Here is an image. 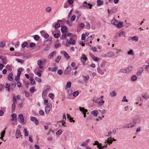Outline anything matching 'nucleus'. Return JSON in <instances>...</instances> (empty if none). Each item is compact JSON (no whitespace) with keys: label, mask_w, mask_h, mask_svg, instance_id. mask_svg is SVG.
Instances as JSON below:
<instances>
[{"label":"nucleus","mask_w":149,"mask_h":149,"mask_svg":"<svg viewBox=\"0 0 149 149\" xmlns=\"http://www.w3.org/2000/svg\"><path fill=\"white\" fill-rule=\"evenodd\" d=\"M132 69V67H129L127 68H126V71L127 72H128L131 71Z\"/></svg>","instance_id":"nucleus-44"},{"label":"nucleus","mask_w":149,"mask_h":149,"mask_svg":"<svg viewBox=\"0 0 149 149\" xmlns=\"http://www.w3.org/2000/svg\"><path fill=\"white\" fill-rule=\"evenodd\" d=\"M79 94V92L78 91H76L73 93V95L74 97H76Z\"/></svg>","instance_id":"nucleus-45"},{"label":"nucleus","mask_w":149,"mask_h":149,"mask_svg":"<svg viewBox=\"0 0 149 149\" xmlns=\"http://www.w3.org/2000/svg\"><path fill=\"white\" fill-rule=\"evenodd\" d=\"M67 93L69 95H71L72 93V90L70 88L67 91Z\"/></svg>","instance_id":"nucleus-27"},{"label":"nucleus","mask_w":149,"mask_h":149,"mask_svg":"<svg viewBox=\"0 0 149 149\" xmlns=\"http://www.w3.org/2000/svg\"><path fill=\"white\" fill-rule=\"evenodd\" d=\"M139 117L138 116L135 117L134 118L133 122L132 123V124L135 126L136 124L137 123L138 121L139 120Z\"/></svg>","instance_id":"nucleus-5"},{"label":"nucleus","mask_w":149,"mask_h":149,"mask_svg":"<svg viewBox=\"0 0 149 149\" xmlns=\"http://www.w3.org/2000/svg\"><path fill=\"white\" fill-rule=\"evenodd\" d=\"M95 143L94 144V145H97V147L99 149H103V148L102 147V146L101 145H99V143L98 142L96 141L95 142Z\"/></svg>","instance_id":"nucleus-9"},{"label":"nucleus","mask_w":149,"mask_h":149,"mask_svg":"<svg viewBox=\"0 0 149 149\" xmlns=\"http://www.w3.org/2000/svg\"><path fill=\"white\" fill-rule=\"evenodd\" d=\"M126 96H124L123 97V99L122 100V102H128V101L127 99H126Z\"/></svg>","instance_id":"nucleus-57"},{"label":"nucleus","mask_w":149,"mask_h":149,"mask_svg":"<svg viewBox=\"0 0 149 149\" xmlns=\"http://www.w3.org/2000/svg\"><path fill=\"white\" fill-rule=\"evenodd\" d=\"M52 8L51 7H48L46 8L45 11L47 13H50L51 12Z\"/></svg>","instance_id":"nucleus-28"},{"label":"nucleus","mask_w":149,"mask_h":149,"mask_svg":"<svg viewBox=\"0 0 149 149\" xmlns=\"http://www.w3.org/2000/svg\"><path fill=\"white\" fill-rule=\"evenodd\" d=\"M68 3L70 5H71L73 3L74 1L73 0H68Z\"/></svg>","instance_id":"nucleus-51"},{"label":"nucleus","mask_w":149,"mask_h":149,"mask_svg":"<svg viewBox=\"0 0 149 149\" xmlns=\"http://www.w3.org/2000/svg\"><path fill=\"white\" fill-rule=\"evenodd\" d=\"M137 79V77L135 75H133L131 78V80L134 81H135Z\"/></svg>","instance_id":"nucleus-24"},{"label":"nucleus","mask_w":149,"mask_h":149,"mask_svg":"<svg viewBox=\"0 0 149 149\" xmlns=\"http://www.w3.org/2000/svg\"><path fill=\"white\" fill-rule=\"evenodd\" d=\"M76 13L78 15V16L77 17V19L78 20L79 18L81 16V13L79 11L76 12Z\"/></svg>","instance_id":"nucleus-50"},{"label":"nucleus","mask_w":149,"mask_h":149,"mask_svg":"<svg viewBox=\"0 0 149 149\" xmlns=\"http://www.w3.org/2000/svg\"><path fill=\"white\" fill-rule=\"evenodd\" d=\"M79 109L80 111H81L83 113L87 112V110L86 109H85L84 107H79Z\"/></svg>","instance_id":"nucleus-20"},{"label":"nucleus","mask_w":149,"mask_h":149,"mask_svg":"<svg viewBox=\"0 0 149 149\" xmlns=\"http://www.w3.org/2000/svg\"><path fill=\"white\" fill-rule=\"evenodd\" d=\"M30 80L31 81V84H33L35 83V81L33 79L32 77H30Z\"/></svg>","instance_id":"nucleus-25"},{"label":"nucleus","mask_w":149,"mask_h":149,"mask_svg":"<svg viewBox=\"0 0 149 149\" xmlns=\"http://www.w3.org/2000/svg\"><path fill=\"white\" fill-rule=\"evenodd\" d=\"M6 68L8 69V70L9 71H10L12 70V69L9 65H7L6 66Z\"/></svg>","instance_id":"nucleus-64"},{"label":"nucleus","mask_w":149,"mask_h":149,"mask_svg":"<svg viewBox=\"0 0 149 149\" xmlns=\"http://www.w3.org/2000/svg\"><path fill=\"white\" fill-rule=\"evenodd\" d=\"M52 42V38L51 37L49 38L45 42V43L48 42L49 44H51Z\"/></svg>","instance_id":"nucleus-33"},{"label":"nucleus","mask_w":149,"mask_h":149,"mask_svg":"<svg viewBox=\"0 0 149 149\" xmlns=\"http://www.w3.org/2000/svg\"><path fill=\"white\" fill-rule=\"evenodd\" d=\"M86 38V35L84 34H83L81 35V39L82 40H84Z\"/></svg>","instance_id":"nucleus-59"},{"label":"nucleus","mask_w":149,"mask_h":149,"mask_svg":"<svg viewBox=\"0 0 149 149\" xmlns=\"http://www.w3.org/2000/svg\"><path fill=\"white\" fill-rule=\"evenodd\" d=\"M36 45V44L33 42H31L30 44V46L31 48H33Z\"/></svg>","instance_id":"nucleus-47"},{"label":"nucleus","mask_w":149,"mask_h":149,"mask_svg":"<svg viewBox=\"0 0 149 149\" xmlns=\"http://www.w3.org/2000/svg\"><path fill=\"white\" fill-rule=\"evenodd\" d=\"M19 118L20 120V122L23 123V124H25L24 122V118L22 114H20L19 116Z\"/></svg>","instance_id":"nucleus-6"},{"label":"nucleus","mask_w":149,"mask_h":149,"mask_svg":"<svg viewBox=\"0 0 149 149\" xmlns=\"http://www.w3.org/2000/svg\"><path fill=\"white\" fill-rule=\"evenodd\" d=\"M15 136L16 138L17 139L21 136L20 133L19 132V131H16Z\"/></svg>","instance_id":"nucleus-26"},{"label":"nucleus","mask_w":149,"mask_h":149,"mask_svg":"<svg viewBox=\"0 0 149 149\" xmlns=\"http://www.w3.org/2000/svg\"><path fill=\"white\" fill-rule=\"evenodd\" d=\"M130 39L132 41H133L134 40L136 41L138 40V38L136 36H134L133 37L131 38Z\"/></svg>","instance_id":"nucleus-32"},{"label":"nucleus","mask_w":149,"mask_h":149,"mask_svg":"<svg viewBox=\"0 0 149 149\" xmlns=\"http://www.w3.org/2000/svg\"><path fill=\"white\" fill-rule=\"evenodd\" d=\"M59 34L58 33H55L54 35V38H58L59 36Z\"/></svg>","instance_id":"nucleus-53"},{"label":"nucleus","mask_w":149,"mask_h":149,"mask_svg":"<svg viewBox=\"0 0 149 149\" xmlns=\"http://www.w3.org/2000/svg\"><path fill=\"white\" fill-rule=\"evenodd\" d=\"M64 56L67 59H68L70 58V57L68 54L66 52H65L64 54Z\"/></svg>","instance_id":"nucleus-30"},{"label":"nucleus","mask_w":149,"mask_h":149,"mask_svg":"<svg viewBox=\"0 0 149 149\" xmlns=\"http://www.w3.org/2000/svg\"><path fill=\"white\" fill-rule=\"evenodd\" d=\"M97 6H100L103 4V1L101 0H97Z\"/></svg>","instance_id":"nucleus-15"},{"label":"nucleus","mask_w":149,"mask_h":149,"mask_svg":"<svg viewBox=\"0 0 149 149\" xmlns=\"http://www.w3.org/2000/svg\"><path fill=\"white\" fill-rule=\"evenodd\" d=\"M67 35L65 34H63L60 38V39L61 40L64 39L66 37Z\"/></svg>","instance_id":"nucleus-43"},{"label":"nucleus","mask_w":149,"mask_h":149,"mask_svg":"<svg viewBox=\"0 0 149 149\" xmlns=\"http://www.w3.org/2000/svg\"><path fill=\"white\" fill-rule=\"evenodd\" d=\"M71 68L70 66L69 65L65 70L64 73L65 74H67L71 70Z\"/></svg>","instance_id":"nucleus-4"},{"label":"nucleus","mask_w":149,"mask_h":149,"mask_svg":"<svg viewBox=\"0 0 149 149\" xmlns=\"http://www.w3.org/2000/svg\"><path fill=\"white\" fill-rule=\"evenodd\" d=\"M34 38L35 40L37 41L40 39V37L38 35H35L34 36Z\"/></svg>","instance_id":"nucleus-36"},{"label":"nucleus","mask_w":149,"mask_h":149,"mask_svg":"<svg viewBox=\"0 0 149 149\" xmlns=\"http://www.w3.org/2000/svg\"><path fill=\"white\" fill-rule=\"evenodd\" d=\"M28 44V43L26 41L23 43L22 45V48H24Z\"/></svg>","instance_id":"nucleus-21"},{"label":"nucleus","mask_w":149,"mask_h":149,"mask_svg":"<svg viewBox=\"0 0 149 149\" xmlns=\"http://www.w3.org/2000/svg\"><path fill=\"white\" fill-rule=\"evenodd\" d=\"M91 57L92 59L95 61H98V58L97 57H95V56L93 54H90Z\"/></svg>","instance_id":"nucleus-14"},{"label":"nucleus","mask_w":149,"mask_h":149,"mask_svg":"<svg viewBox=\"0 0 149 149\" xmlns=\"http://www.w3.org/2000/svg\"><path fill=\"white\" fill-rule=\"evenodd\" d=\"M31 120L33 121L36 125H37L38 123V121L37 118L34 117H32L31 118Z\"/></svg>","instance_id":"nucleus-7"},{"label":"nucleus","mask_w":149,"mask_h":149,"mask_svg":"<svg viewBox=\"0 0 149 149\" xmlns=\"http://www.w3.org/2000/svg\"><path fill=\"white\" fill-rule=\"evenodd\" d=\"M61 58V56H58L55 60V62L57 63H58Z\"/></svg>","instance_id":"nucleus-23"},{"label":"nucleus","mask_w":149,"mask_h":149,"mask_svg":"<svg viewBox=\"0 0 149 149\" xmlns=\"http://www.w3.org/2000/svg\"><path fill=\"white\" fill-rule=\"evenodd\" d=\"M98 111L94 110L91 111V114H93L96 117L98 114Z\"/></svg>","instance_id":"nucleus-13"},{"label":"nucleus","mask_w":149,"mask_h":149,"mask_svg":"<svg viewBox=\"0 0 149 149\" xmlns=\"http://www.w3.org/2000/svg\"><path fill=\"white\" fill-rule=\"evenodd\" d=\"M69 6V4L67 2H66L65 3L64 5V7L65 8H66L68 7Z\"/></svg>","instance_id":"nucleus-41"},{"label":"nucleus","mask_w":149,"mask_h":149,"mask_svg":"<svg viewBox=\"0 0 149 149\" xmlns=\"http://www.w3.org/2000/svg\"><path fill=\"white\" fill-rule=\"evenodd\" d=\"M60 26V25L59 23H56L54 26L55 29H58L59 28Z\"/></svg>","instance_id":"nucleus-29"},{"label":"nucleus","mask_w":149,"mask_h":149,"mask_svg":"<svg viewBox=\"0 0 149 149\" xmlns=\"http://www.w3.org/2000/svg\"><path fill=\"white\" fill-rule=\"evenodd\" d=\"M14 54H14L13 55L16 56H19L20 55H22L23 54L21 53H18V52H16V53H14Z\"/></svg>","instance_id":"nucleus-40"},{"label":"nucleus","mask_w":149,"mask_h":149,"mask_svg":"<svg viewBox=\"0 0 149 149\" xmlns=\"http://www.w3.org/2000/svg\"><path fill=\"white\" fill-rule=\"evenodd\" d=\"M83 6L86 8L91 9L92 5L89 3H88L86 2H84L83 4Z\"/></svg>","instance_id":"nucleus-2"},{"label":"nucleus","mask_w":149,"mask_h":149,"mask_svg":"<svg viewBox=\"0 0 149 149\" xmlns=\"http://www.w3.org/2000/svg\"><path fill=\"white\" fill-rule=\"evenodd\" d=\"M11 116H12V118H16L15 119V120L17 119V118H16V116H17L16 114L15 113H13L11 115Z\"/></svg>","instance_id":"nucleus-58"},{"label":"nucleus","mask_w":149,"mask_h":149,"mask_svg":"<svg viewBox=\"0 0 149 149\" xmlns=\"http://www.w3.org/2000/svg\"><path fill=\"white\" fill-rule=\"evenodd\" d=\"M15 104H14V103H13L12 105V113H13L15 110Z\"/></svg>","instance_id":"nucleus-22"},{"label":"nucleus","mask_w":149,"mask_h":149,"mask_svg":"<svg viewBox=\"0 0 149 149\" xmlns=\"http://www.w3.org/2000/svg\"><path fill=\"white\" fill-rule=\"evenodd\" d=\"M67 31L68 28L66 26H63L61 27V31L62 33L66 32Z\"/></svg>","instance_id":"nucleus-8"},{"label":"nucleus","mask_w":149,"mask_h":149,"mask_svg":"<svg viewBox=\"0 0 149 149\" xmlns=\"http://www.w3.org/2000/svg\"><path fill=\"white\" fill-rule=\"evenodd\" d=\"M67 42H68V44H71L72 45H74L75 43V40L72 38H70V41H69L68 40Z\"/></svg>","instance_id":"nucleus-10"},{"label":"nucleus","mask_w":149,"mask_h":149,"mask_svg":"<svg viewBox=\"0 0 149 149\" xmlns=\"http://www.w3.org/2000/svg\"><path fill=\"white\" fill-rule=\"evenodd\" d=\"M36 90L35 89V87H32V88H31L30 89V91L31 93H32L35 91H36Z\"/></svg>","instance_id":"nucleus-39"},{"label":"nucleus","mask_w":149,"mask_h":149,"mask_svg":"<svg viewBox=\"0 0 149 149\" xmlns=\"http://www.w3.org/2000/svg\"><path fill=\"white\" fill-rule=\"evenodd\" d=\"M116 10L117 9L116 8H113L111 9V12L112 13H116Z\"/></svg>","instance_id":"nucleus-49"},{"label":"nucleus","mask_w":149,"mask_h":149,"mask_svg":"<svg viewBox=\"0 0 149 149\" xmlns=\"http://www.w3.org/2000/svg\"><path fill=\"white\" fill-rule=\"evenodd\" d=\"M143 72L141 70L138 71L136 72V74L138 76H140L142 74Z\"/></svg>","instance_id":"nucleus-48"},{"label":"nucleus","mask_w":149,"mask_h":149,"mask_svg":"<svg viewBox=\"0 0 149 149\" xmlns=\"http://www.w3.org/2000/svg\"><path fill=\"white\" fill-rule=\"evenodd\" d=\"M56 54V52L55 51H53L48 56V58L49 59L53 57L54 55Z\"/></svg>","instance_id":"nucleus-12"},{"label":"nucleus","mask_w":149,"mask_h":149,"mask_svg":"<svg viewBox=\"0 0 149 149\" xmlns=\"http://www.w3.org/2000/svg\"><path fill=\"white\" fill-rule=\"evenodd\" d=\"M16 83L15 82L14 83H12L11 85V88L13 89L16 86Z\"/></svg>","instance_id":"nucleus-60"},{"label":"nucleus","mask_w":149,"mask_h":149,"mask_svg":"<svg viewBox=\"0 0 149 149\" xmlns=\"http://www.w3.org/2000/svg\"><path fill=\"white\" fill-rule=\"evenodd\" d=\"M86 58L85 57L81 56V58L80 60L81 61V62L84 63V62H85L86 61Z\"/></svg>","instance_id":"nucleus-34"},{"label":"nucleus","mask_w":149,"mask_h":149,"mask_svg":"<svg viewBox=\"0 0 149 149\" xmlns=\"http://www.w3.org/2000/svg\"><path fill=\"white\" fill-rule=\"evenodd\" d=\"M43 64V62L41 60H39L37 61V64L38 66H41Z\"/></svg>","instance_id":"nucleus-17"},{"label":"nucleus","mask_w":149,"mask_h":149,"mask_svg":"<svg viewBox=\"0 0 149 149\" xmlns=\"http://www.w3.org/2000/svg\"><path fill=\"white\" fill-rule=\"evenodd\" d=\"M88 141L87 140L86 141V142H84L82 143L81 146H85L88 145Z\"/></svg>","instance_id":"nucleus-37"},{"label":"nucleus","mask_w":149,"mask_h":149,"mask_svg":"<svg viewBox=\"0 0 149 149\" xmlns=\"http://www.w3.org/2000/svg\"><path fill=\"white\" fill-rule=\"evenodd\" d=\"M62 132V131L61 130H59L56 132V134L57 135H60Z\"/></svg>","instance_id":"nucleus-54"},{"label":"nucleus","mask_w":149,"mask_h":149,"mask_svg":"<svg viewBox=\"0 0 149 149\" xmlns=\"http://www.w3.org/2000/svg\"><path fill=\"white\" fill-rule=\"evenodd\" d=\"M16 61L22 64L24 63V60H22L20 59H17Z\"/></svg>","instance_id":"nucleus-42"},{"label":"nucleus","mask_w":149,"mask_h":149,"mask_svg":"<svg viewBox=\"0 0 149 149\" xmlns=\"http://www.w3.org/2000/svg\"><path fill=\"white\" fill-rule=\"evenodd\" d=\"M5 133V130H3L2 131V132L1 133V136L0 137V139H1V140H3V137L4 136Z\"/></svg>","instance_id":"nucleus-16"},{"label":"nucleus","mask_w":149,"mask_h":149,"mask_svg":"<svg viewBox=\"0 0 149 149\" xmlns=\"http://www.w3.org/2000/svg\"><path fill=\"white\" fill-rule=\"evenodd\" d=\"M97 71L98 73L101 75H103L104 74V72L103 70L101 69L100 67L97 68Z\"/></svg>","instance_id":"nucleus-11"},{"label":"nucleus","mask_w":149,"mask_h":149,"mask_svg":"<svg viewBox=\"0 0 149 149\" xmlns=\"http://www.w3.org/2000/svg\"><path fill=\"white\" fill-rule=\"evenodd\" d=\"M116 93L114 91H112L109 93V96L111 97L115 96Z\"/></svg>","instance_id":"nucleus-19"},{"label":"nucleus","mask_w":149,"mask_h":149,"mask_svg":"<svg viewBox=\"0 0 149 149\" xmlns=\"http://www.w3.org/2000/svg\"><path fill=\"white\" fill-rule=\"evenodd\" d=\"M6 88H8V90L9 91L10 88V85L9 84H7L6 86Z\"/></svg>","instance_id":"nucleus-62"},{"label":"nucleus","mask_w":149,"mask_h":149,"mask_svg":"<svg viewBox=\"0 0 149 149\" xmlns=\"http://www.w3.org/2000/svg\"><path fill=\"white\" fill-rule=\"evenodd\" d=\"M13 76V74L12 73H10L8 75V80L11 81H12L13 80V79L12 78V76Z\"/></svg>","instance_id":"nucleus-18"},{"label":"nucleus","mask_w":149,"mask_h":149,"mask_svg":"<svg viewBox=\"0 0 149 149\" xmlns=\"http://www.w3.org/2000/svg\"><path fill=\"white\" fill-rule=\"evenodd\" d=\"M71 83L70 81H68L66 84V87L67 88H70L71 86Z\"/></svg>","instance_id":"nucleus-38"},{"label":"nucleus","mask_w":149,"mask_h":149,"mask_svg":"<svg viewBox=\"0 0 149 149\" xmlns=\"http://www.w3.org/2000/svg\"><path fill=\"white\" fill-rule=\"evenodd\" d=\"M24 131L25 132L24 135L26 136H28L29 134L27 132V129L26 128H24Z\"/></svg>","instance_id":"nucleus-55"},{"label":"nucleus","mask_w":149,"mask_h":149,"mask_svg":"<svg viewBox=\"0 0 149 149\" xmlns=\"http://www.w3.org/2000/svg\"><path fill=\"white\" fill-rule=\"evenodd\" d=\"M24 91L25 92V96L27 97H29V93L25 90Z\"/></svg>","instance_id":"nucleus-61"},{"label":"nucleus","mask_w":149,"mask_h":149,"mask_svg":"<svg viewBox=\"0 0 149 149\" xmlns=\"http://www.w3.org/2000/svg\"><path fill=\"white\" fill-rule=\"evenodd\" d=\"M125 33L124 31H122L118 34V36L120 37L122 35L124 36L125 35Z\"/></svg>","instance_id":"nucleus-52"},{"label":"nucleus","mask_w":149,"mask_h":149,"mask_svg":"<svg viewBox=\"0 0 149 149\" xmlns=\"http://www.w3.org/2000/svg\"><path fill=\"white\" fill-rule=\"evenodd\" d=\"M52 105L50 103H47L46 106L45 107V111L46 113H49L51 109Z\"/></svg>","instance_id":"nucleus-1"},{"label":"nucleus","mask_w":149,"mask_h":149,"mask_svg":"<svg viewBox=\"0 0 149 149\" xmlns=\"http://www.w3.org/2000/svg\"><path fill=\"white\" fill-rule=\"evenodd\" d=\"M39 113L41 115H44V111L42 110H40L39 111Z\"/></svg>","instance_id":"nucleus-63"},{"label":"nucleus","mask_w":149,"mask_h":149,"mask_svg":"<svg viewBox=\"0 0 149 149\" xmlns=\"http://www.w3.org/2000/svg\"><path fill=\"white\" fill-rule=\"evenodd\" d=\"M123 23L122 22H118L117 27L118 28H121L122 27Z\"/></svg>","instance_id":"nucleus-31"},{"label":"nucleus","mask_w":149,"mask_h":149,"mask_svg":"<svg viewBox=\"0 0 149 149\" xmlns=\"http://www.w3.org/2000/svg\"><path fill=\"white\" fill-rule=\"evenodd\" d=\"M76 18V16L75 15H73L70 18V20L72 21H73Z\"/></svg>","instance_id":"nucleus-56"},{"label":"nucleus","mask_w":149,"mask_h":149,"mask_svg":"<svg viewBox=\"0 0 149 149\" xmlns=\"http://www.w3.org/2000/svg\"><path fill=\"white\" fill-rule=\"evenodd\" d=\"M49 96L51 99H54V95L52 93H51L49 94Z\"/></svg>","instance_id":"nucleus-46"},{"label":"nucleus","mask_w":149,"mask_h":149,"mask_svg":"<svg viewBox=\"0 0 149 149\" xmlns=\"http://www.w3.org/2000/svg\"><path fill=\"white\" fill-rule=\"evenodd\" d=\"M104 56L105 57H113L114 56V54L112 52H110L107 53V54H105L104 55Z\"/></svg>","instance_id":"nucleus-3"},{"label":"nucleus","mask_w":149,"mask_h":149,"mask_svg":"<svg viewBox=\"0 0 149 149\" xmlns=\"http://www.w3.org/2000/svg\"><path fill=\"white\" fill-rule=\"evenodd\" d=\"M6 45L5 42H1L0 43V47H3Z\"/></svg>","instance_id":"nucleus-35"}]
</instances>
